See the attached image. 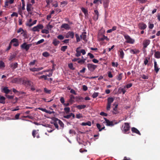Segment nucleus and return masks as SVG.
<instances>
[{
  "instance_id": "1",
  "label": "nucleus",
  "mask_w": 160,
  "mask_h": 160,
  "mask_svg": "<svg viewBox=\"0 0 160 160\" xmlns=\"http://www.w3.org/2000/svg\"><path fill=\"white\" fill-rule=\"evenodd\" d=\"M130 128V127L129 123L128 122H125L124 123V126L122 127L121 130L123 133L128 134L129 133Z\"/></svg>"
},
{
  "instance_id": "2",
  "label": "nucleus",
  "mask_w": 160,
  "mask_h": 160,
  "mask_svg": "<svg viewBox=\"0 0 160 160\" xmlns=\"http://www.w3.org/2000/svg\"><path fill=\"white\" fill-rule=\"evenodd\" d=\"M124 38L126 40V42L127 43L132 44L135 42L134 40L132 38L128 35H124Z\"/></svg>"
},
{
  "instance_id": "3",
  "label": "nucleus",
  "mask_w": 160,
  "mask_h": 160,
  "mask_svg": "<svg viewBox=\"0 0 160 160\" xmlns=\"http://www.w3.org/2000/svg\"><path fill=\"white\" fill-rule=\"evenodd\" d=\"M32 45L31 44H27L26 42H24L21 46V49L28 51Z\"/></svg>"
},
{
  "instance_id": "4",
  "label": "nucleus",
  "mask_w": 160,
  "mask_h": 160,
  "mask_svg": "<svg viewBox=\"0 0 160 160\" xmlns=\"http://www.w3.org/2000/svg\"><path fill=\"white\" fill-rule=\"evenodd\" d=\"M44 27L42 24H39L37 26L33 27L32 29V30L33 32H39L40 29H42Z\"/></svg>"
},
{
  "instance_id": "5",
  "label": "nucleus",
  "mask_w": 160,
  "mask_h": 160,
  "mask_svg": "<svg viewBox=\"0 0 160 160\" xmlns=\"http://www.w3.org/2000/svg\"><path fill=\"white\" fill-rule=\"evenodd\" d=\"M87 67L89 70L91 72H93L97 68V66L92 64L89 63L87 64Z\"/></svg>"
},
{
  "instance_id": "6",
  "label": "nucleus",
  "mask_w": 160,
  "mask_h": 160,
  "mask_svg": "<svg viewBox=\"0 0 160 160\" xmlns=\"http://www.w3.org/2000/svg\"><path fill=\"white\" fill-rule=\"evenodd\" d=\"M104 119L105 120V123H106V125L107 126H112L115 124L117 123V122H115V123H114L113 121H110L109 120L106 118H104Z\"/></svg>"
},
{
  "instance_id": "7",
  "label": "nucleus",
  "mask_w": 160,
  "mask_h": 160,
  "mask_svg": "<svg viewBox=\"0 0 160 160\" xmlns=\"http://www.w3.org/2000/svg\"><path fill=\"white\" fill-rule=\"evenodd\" d=\"M22 81L21 78H15L12 79L11 82L13 83L21 84Z\"/></svg>"
},
{
  "instance_id": "8",
  "label": "nucleus",
  "mask_w": 160,
  "mask_h": 160,
  "mask_svg": "<svg viewBox=\"0 0 160 160\" xmlns=\"http://www.w3.org/2000/svg\"><path fill=\"white\" fill-rule=\"evenodd\" d=\"M138 27L141 30H144L146 28L147 26L145 24L142 22L138 23Z\"/></svg>"
},
{
  "instance_id": "9",
  "label": "nucleus",
  "mask_w": 160,
  "mask_h": 160,
  "mask_svg": "<svg viewBox=\"0 0 160 160\" xmlns=\"http://www.w3.org/2000/svg\"><path fill=\"white\" fill-rule=\"evenodd\" d=\"M33 9L32 6V4L31 3H28L27 5V10L30 14L32 13L30 12Z\"/></svg>"
},
{
  "instance_id": "10",
  "label": "nucleus",
  "mask_w": 160,
  "mask_h": 160,
  "mask_svg": "<svg viewBox=\"0 0 160 160\" xmlns=\"http://www.w3.org/2000/svg\"><path fill=\"white\" fill-rule=\"evenodd\" d=\"M95 15L93 17V19L94 21H96L98 18L99 13L98 11L95 10H94Z\"/></svg>"
},
{
  "instance_id": "11",
  "label": "nucleus",
  "mask_w": 160,
  "mask_h": 160,
  "mask_svg": "<svg viewBox=\"0 0 160 160\" xmlns=\"http://www.w3.org/2000/svg\"><path fill=\"white\" fill-rule=\"evenodd\" d=\"M74 37V33L72 32H69L66 35V38H73Z\"/></svg>"
},
{
  "instance_id": "12",
  "label": "nucleus",
  "mask_w": 160,
  "mask_h": 160,
  "mask_svg": "<svg viewBox=\"0 0 160 160\" xmlns=\"http://www.w3.org/2000/svg\"><path fill=\"white\" fill-rule=\"evenodd\" d=\"M98 39L100 41H102L104 40H106V41H108L109 40V38L105 36L104 35L101 36H99L98 37Z\"/></svg>"
},
{
  "instance_id": "13",
  "label": "nucleus",
  "mask_w": 160,
  "mask_h": 160,
  "mask_svg": "<svg viewBox=\"0 0 160 160\" xmlns=\"http://www.w3.org/2000/svg\"><path fill=\"white\" fill-rule=\"evenodd\" d=\"M131 131L133 133H135L139 135H141V134L139 131L136 128L132 127L131 128Z\"/></svg>"
},
{
  "instance_id": "14",
  "label": "nucleus",
  "mask_w": 160,
  "mask_h": 160,
  "mask_svg": "<svg viewBox=\"0 0 160 160\" xmlns=\"http://www.w3.org/2000/svg\"><path fill=\"white\" fill-rule=\"evenodd\" d=\"M150 41L148 39L145 40L143 42V47L146 48L147 46L150 44Z\"/></svg>"
},
{
  "instance_id": "15",
  "label": "nucleus",
  "mask_w": 160,
  "mask_h": 160,
  "mask_svg": "<svg viewBox=\"0 0 160 160\" xmlns=\"http://www.w3.org/2000/svg\"><path fill=\"white\" fill-rule=\"evenodd\" d=\"M118 106V105L116 104L115 105V107L113 108V110L112 111V113L113 114H116L119 113V112L117 109Z\"/></svg>"
},
{
  "instance_id": "16",
  "label": "nucleus",
  "mask_w": 160,
  "mask_h": 160,
  "mask_svg": "<svg viewBox=\"0 0 160 160\" xmlns=\"http://www.w3.org/2000/svg\"><path fill=\"white\" fill-rule=\"evenodd\" d=\"M69 25L66 23H64L62 24L61 26V28H64L66 30H69L70 29Z\"/></svg>"
},
{
  "instance_id": "17",
  "label": "nucleus",
  "mask_w": 160,
  "mask_h": 160,
  "mask_svg": "<svg viewBox=\"0 0 160 160\" xmlns=\"http://www.w3.org/2000/svg\"><path fill=\"white\" fill-rule=\"evenodd\" d=\"M43 69V68L40 67L39 68H32L30 69V70L32 72L35 71H38L41 70H42Z\"/></svg>"
},
{
  "instance_id": "18",
  "label": "nucleus",
  "mask_w": 160,
  "mask_h": 160,
  "mask_svg": "<svg viewBox=\"0 0 160 160\" xmlns=\"http://www.w3.org/2000/svg\"><path fill=\"white\" fill-rule=\"evenodd\" d=\"M130 52L131 54H135L139 53V51L136 49H130Z\"/></svg>"
},
{
  "instance_id": "19",
  "label": "nucleus",
  "mask_w": 160,
  "mask_h": 160,
  "mask_svg": "<svg viewBox=\"0 0 160 160\" xmlns=\"http://www.w3.org/2000/svg\"><path fill=\"white\" fill-rule=\"evenodd\" d=\"M86 34V32H83L82 33V34L80 36V38L85 41L86 40L87 36Z\"/></svg>"
},
{
  "instance_id": "20",
  "label": "nucleus",
  "mask_w": 160,
  "mask_h": 160,
  "mask_svg": "<svg viewBox=\"0 0 160 160\" xmlns=\"http://www.w3.org/2000/svg\"><path fill=\"white\" fill-rule=\"evenodd\" d=\"M119 56L121 59H123L124 58V53L122 50L120 49L119 51Z\"/></svg>"
},
{
  "instance_id": "21",
  "label": "nucleus",
  "mask_w": 160,
  "mask_h": 160,
  "mask_svg": "<svg viewBox=\"0 0 160 160\" xmlns=\"http://www.w3.org/2000/svg\"><path fill=\"white\" fill-rule=\"evenodd\" d=\"M80 47L78 48L76 50V53L75 54V55L77 57H79L81 55V53L80 52V50H79V49L80 48Z\"/></svg>"
},
{
  "instance_id": "22",
  "label": "nucleus",
  "mask_w": 160,
  "mask_h": 160,
  "mask_svg": "<svg viewBox=\"0 0 160 160\" xmlns=\"http://www.w3.org/2000/svg\"><path fill=\"white\" fill-rule=\"evenodd\" d=\"M154 70L156 73H157L159 70V68L157 66V62L155 61H154Z\"/></svg>"
},
{
  "instance_id": "23",
  "label": "nucleus",
  "mask_w": 160,
  "mask_h": 160,
  "mask_svg": "<svg viewBox=\"0 0 160 160\" xmlns=\"http://www.w3.org/2000/svg\"><path fill=\"white\" fill-rule=\"evenodd\" d=\"M55 121H58V122L60 126L61 127L63 128L64 127V124L63 123V122L61 121L60 120L58 119L57 118H55Z\"/></svg>"
},
{
  "instance_id": "24",
  "label": "nucleus",
  "mask_w": 160,
  "mask_h": 160,
  "mask_svg": "<svg viewBox=\"0 0 160 160\" xmlns=\"http://www.w3.org/2000/svg\"><path fill=\"white\" fill-rule=\"evenodd\" d=\"M75 98L73 95H71L70 96V99H69V102L71 103H73L74 102Z\"/></svg>"
},
{
  "instance_id": "25",
  "label": "nucleus",
  "mask_w": 160,
  "mask_h": 160,
  "mask_svg": "<svg viewBox=\"0 0 160 160\" xmlns=\"http://www.w3.org/2000/svg\"><path fill=\"white\" fill-rule=\"evenodd\" d=\"M86 107V105H77L76 106V108L79 110H81L85 108Z\"/></svg>"
},
{
  "instance_id": "26",
  "label": "nucleus",
  "mask_w": 160,
  "mask_h": 160,
  "mask_svg": "<svg viewBox=\"0 0 160 160\" xmlns=\"http://www.w3.org/2000/svg\"><path fill=\"white\" fill-rule=\"evenodd\" d=\"M18 64L17 62L14 63H12L11 64V67L13 69H14L17 68L18 67Z\"/></svg>"
},
{
  "instance_id": "27",
  "label": "nucleus",
  "mask_w": 160,
  "mask_h": 160,
  "mask_svg": "<svg viewBox=\"0 0 160 160\" xmlns=\"http://www.w3.org/2000/svg\"><path fill=\"white\" fill-rule=\"evenodd\" d=\"M114 100V98L112 97H109L108 98V103L110 104L113 102Z\"/></svg>"
},
{
  "instance_id": "28",
  "label": "nucleus",
  "mask_w": 160,
  "mask_h": 160,
  "mask_svg": "<svg viewBox=\"0 0 160 160\" xmlns=\"http://www.w3.org/2000/svg\"><path fill=\"white\" fill-rule=\"evenodd\" d=\"M60 42L57 39H54L53 40L52 44L55 46H57L59 44Z\"/></svg>"
},
{
  "instance_id": "29",
  "label": "nucleus",
  "mask_w": 160,
  "mask_h": 160,
  "mask_svg": "<svg viewBox=\"0 0 160 160\" xmlns=\"http://www.w3.org/2000/svg\"><path fill=\"white\" fill-rule=\"evenodd\" d=\"M122 73H119L116 76V79L119 81L121 80L122 78Z\"/></svg>"
},
{
  "instance_id": "30",
  "label": "nucleus",
  "mask_w": 160,
  "mask_h": 160,
  "mask_svg": "<svg viewBox=\"0 0 160 160\" xmlns=\"http://www.w3.org/2000/svg\"><path fill=\"white\" fill-rule=\"evenodd\" d=\"M81 125L82 126H86L88 125V126H91V123L90 121H88L86 122H82Z\"/></svg>"
},
{
  "instance_id": "31",
  "label": "nucleus",
  "mask_w": 160,
  "mask_h": 160,
  "mask_svg": "<svg viewBox=\"0 0 160 160\" xmlns=\"http://www.w3.org/2000/svg\"><path fill=\"white\" fill-rule=\"evenodd\" d=\"M3 90L6 94H8L10 92V90L8 89L7 87H5L3 88Z\"/></svg>"
},
{
  "instance_id": "32",
  "label": "nucleus",
  "mask_w": 160,
  "mask_h": 160,
  "mask_svg": "<svg viewBox=\"0 0 160 160\" xmlns=\"http://www.w3.org/2000/svg\"><path fill=\"white\" fill-rule=\"evenodd\" d=\"M155 57L157 58H160V52L159 51H157L155 52Z\"/></svg>"
},
{
  "instance_id": "33",
  "label": "nucleus",
  "mask_w": 160,
  "mask_h": 160,
  "mask_svg": "<svg viewBox=\"0 0 160 160\" xmlns=\"http://www.w3.org/2000/svg\"><path fill=\"white\" fill-rule=\"evenodd\" d=\"M16 57V54L13 53V54H11L9 58V60L10 61H12L13 59L15 58Z\"/></svg>"
},
{
  "instance_id": "34",
  "label": "nucleus",
  "mask_w": 160,
  "mask_h": 160,
  "mask_svg": "<svg viewBox=\"0 0 160 160\" xmlns=\"http://www.w3.org/2000/svg\"><path fill=\"white\" fill-rule=\"evenodd\" d=\"M55 118H54V122H53V123H53L55 128L58 130L59 129L57 123V122H58V121H55Z\"/></svg>"
},
{
  "instance_id": "35",
  "label": "nucleus",
  "mask_w": 160,
  "mask_h": 160,
  "mask_svg": "<svg viewBox=\"0 0 160 160\" xmlns=\"http://www.w3.org/2000/svg\"><path fill=\"white\" fill-rule=\"evenodd\" d=\"M5 98L3 96L0 97V103L2 104H4L5 103Z\"/></svg>"
},
{
  "instance_id": "36",
  "label": "nucleus",
  "mask_w": 160,
  "mask_h": 160,
  "mask_svg": "<svg viewBox=\"0 0 160 160\" xmlns=\"http://www.w3.org/2000/svg\"><path fill=\"white\" fill-rule=\"evenodd\" d=\"M86 60V59L85 58H83V59H80H80H79V60H78V63L82 64L84 63L85 62Z\"/></svg>"
},
{
  "instance_id": "37",
  "label": "nucleus",
  "mask_w": 160,
  "mask_h": 160,
  "mask_svg": "<svg viewBox=\"0 0 160 160\" xmlns=\"http://www.w3.org/2000/svg\"><path fill=\"white\" fill-rule=\"evenodd\" d=\"M21 34L25 38H27V32L26 31H23V32H21Z\"/></svg>"
},
{
  "instance_id": "38",
  "label": "nucleus",
  "mask_w": 160,
  "mask_h": 160,
  "mask_svg": "<svg viewBox=\"0 0 160 160\" xmlns=\"http://www.w3.org/2000/svg\"><path fill=\"white\" fill-rule=\"evenodd\" d=\"M75 37H76V41L77 42H78L80 41V37L79 36V35L76 33L75 35Z\"/></svg>"
},
{
  "instance_id": "39",
  "label": "nucleus",
  "mask_w": 160,
  "mask_h": 160,
  "mask_svg": "<svg viewBox=\"0 0 160 160\" xmlns=\"http://www.w3.org/2000/svg\"><path fill=\"white\" fill-rule=\"evenodd\" d=\"M69 68L71 70H74L75 68L73 67V65L72 63H69L68 64Z\"/></svg>"
},
{
  "instance_id": "40",
  "label": "nucleus",
  "mask_w": 160,
  "mask_h": 160,
  "mask_svg": "<svg viewBox=\"0 0 160 160\" xmlns=\"http://www.w3.org/2000/svg\"><path fill=\"white\" fill-rule=\"evenodd\" d=\"M68 46H62L61 48V50L64 52L66 50Z\"/></svg>"
},
{
  "instance_id": "41",
  "label": "nucleus",
  "mask_w": 160,
  "mask_h": 160,
  "mask_svg": "<svg viewBox=\"0 0 160 160\" xmlns=\"http://www.w3.org/2000/svg\"><path fill=\"white\" fill-rule=\"evenodd\" d=\"M41 32L42 33H45V34H47L49 33V31L48 30L44 29H42V30Z\"/></svg>"
},
{
  "instance_id": "42",
  "label": "nucleus",
  "mask_w": 160,
  "mask_h": 160,
  "mask_svg": "<svg viewBox=\"0 0 160 160\" xmlns=\"http://www.w3.org/2000/svg\"><path fill=\"white\" fill-rule=\"evenodd\" d=\"M32 83L30 81H27L26 85L31 86L32 85Z\"/></svg>"
},
{
  "instance_id": "43",
  "label": "nucleus",
  "mask_w": 160,
  "mask_h": 160,
  "mask_svg": "<svg viewBox=\"0 0 160 160\" xmlns=\"http://www.w3.org/2000/svg\"><path fill=\"white\" fill-rule=\"evenodd\" d=\"M42 55L46 57H47L49 56V54L47 52H44L42 53Z\"/></svg>"
},
{
  "instance_id": "44",
  "label": "nucleus",
  "mask_w": 160,
  "mask_h": 160,
  "mask_svg": "<svg viewBox=\"0 0 160 160\" xmlns=\"http://www.w3.org/2000/svg\"><path fill=\"white\" fill-rule=\"evenodd\" d=\"M98 92H95L92 95V97L93 98H95L98 96Z\"/></svg>"
},
{
  "instance_id": "45",
  "label": "nucleus",
  "mask_w": 160,
  "mask_h": 160,
  "mask_svg": "<svg viewBox=\"0 0 160 160\" xmlns=\"http://www.w3.org/2000/svg\"><path fill=\"white\" fill-rule=\"evenodd\" d=\"M5 67L4 62L2 61H0V68H3Z\"/></svg>"
},
{
  "instance_id": "46",
  "label": "nucleus",
  "mask_w": 160,
  "mask_h": 160,
  "mask_svg": "<svg viewBox=\"0 0 160 160\" xmlns=\"http://www.w3.org/2000/svg\"><path fill=\"white\" fill-rule=\"evenodd\" d=\"M43 78L45 80H47V76L43 75L41 76L39 78V79H42Z\"/></svg>"
},
{
  "instance_id": "47",
  "label": "nucleus",
  "mask_w": 160,
  "mask_h": 160,
  "mask_svg": "<svg viewBox=\"0 0 160 160\" xmlns=\"http://www.w3.org/2000/svg\"><path fill=\"white\" fill-rule=\"evenodd\" d=\"M81 10L82 11V12L84 13L85 14H86L87 13H88V11L87 9H86L85 8H81Z\"/></svg>"
},
{
  "instance_id": "48",
  "label": "nucleus",
  "mask_w": 160,
  "mask_h": 160,
  "mask_svg": "<svg viewBox=\"0 0 160 160\" xmlns=\"http://www.w3.org/2000/svg\"><path fill=\"white\" fill-rule=\"evenodd\" d=\"M64 110L65 111L66 113H68L70 112V108L68 107L65 108H64Z\"/></svg>"
},
{
  "instance_id": "49",
  "label": "nucleus",
  "mask_w": 160,
  "mask_h": 160,
  "mask_svg": "<svg viewBox=\"0 0 160 160\" xmlns=\"http://www.w3.org/2000/svg\"><path fill=\"white\" fill-rule=\"evenodd\" d=\"M44 92L46 93L50 94L51 93V90L48 89L47 88H44Z\"/></svg>"
},
{
  "instance_id": "50",
  "label": "nucleus",
  "mask_w": 160,
  "mask_h": 160,
  "mask_svg": "<svg viewBox=\"0 0 160 160\" xmlns=\"http://www.w3.org/2000/svg\"><path fill=\"white\" fill-rule=\"evenodd\" d=\"M104 7L105 8H107L108 6V2H104Z\"/></svg>"
},
{
  "instance_id": "51",
  "label": "nucleus",
  "mask_w": 160,
  "mask_h": 160,
  "mask_svg": "<svg viewBox=\"0 0 160 160\" xmlns=\"http://www.w3.org/2000/svg\"><path fill=\"white\" fill-rule=\"evenodd\" d=\"M111 104L107 103V105L106 107V109L107 111H109L111 108Z\"/></svg>"
},
{
  "instance_id": "52",
  "label": "nucleus",
  "mask_w": 160,
  "mask_h": 160,
  "mask_svg": "<svg viewBox=\"0 0 160 160\" xmlns=\"http://www.w3.org/2000/svg\"><path fill=\"white\" fill-rule=\"evenodd\" d=\"M76 118H77L79 119L81 118H82V114L79 113L76 115Z\"/></svg>"
},
{
  "instance_id": "53",
  "label": "nucleus",
  "mask_w": 160,
  "mask_h": 160,
  "mask_svg": "<svg viewBox=\"0 0 160 160\" xmlns=\"http://www.w3.org/2000/svg\"><path fill=\"white\" fill-rule=\"evenodd\" d=\"M44 41V39H41L40 40L38 41L37 43H36V45H38L41 43H42Z\"/></svg>"
},
{
  "instance_id": "54",
  "label": "nucleus",
  "mask_w": 160,
  "mask_h": 160,
  "mask_svg": "<svg viewBox=\"0 0 160 160\" xmlns=\"http://www.w3.org/2000/svg\"><path fill=\"white\" fill-rule=\"evenodd\" d=\"M6 97L9 99H13L14 98V96L13 95H6Z\"/></svg>"
},
{
  "instance_id": "55",
  "label": "nucleus",
  "mask_w": 160,
  "mask_h": 160,
  "mask_svg": "<svg viewBox=\"0 0 160 160\" xmlns=\"http://www.w3.org/2000/svg\"><path fill=\"white\" fill-rule=\"evenodd\" d=\"M60 40H63L64 38V37L62 35H59L57 37Z\"/></svg>"
},
{
  "instance_id": "56",
  "label": "nucleus",
  "mask_w": 160,
  "mask_h": 160,
  "mask_svg": "<svg viewBox=\"0 0 160 160\" xmlns=\"http://www.w3.org/2000/svg\"><path fill=\"white\" fill-rule=\"evenodd\" d=\"M125 87L124 88H122L121 89H119V90H120V92H122L123 94H124L126 92V90H125Z\"/></svg>"
},
{
  "instance_id": "57",
  "label": "nucleus",
  "mask_w": 160,
  "mask_h": 160,
  "mask_svg": "<svg viewBox=\"0 0 160 160\" xmlns=\"http://www.w3.org/2000/svg\"><path fill=\"white\" fill-rule=\"evenodd\" d=\"M112 66L114 67H117L118 65V63L117 62L115 63V62H113L112 63Z\"/></svg>"
},
{
  "instance_id": "58",
  "label": "nucleus",
  "mask_w": 160,
  "mask_h": 160,
  "mask_svg": "<svg viewBox=\"0 0 160 160\" xmlns=\"http://www.w3.org/2000/svg\"><path fill=\"white\" fill-rule=\"evenodd\" d=\"M18 41V39L15 38H13L11 40L10 43L11 44V43H12V42H17Z\"/></svg>"
},
{
  "instance_id": "59",
  "label": "nucleus",
  "mask_w": 160,
  "mask_h": 160,
  "mask_svg": "<svg viewBox=\"0 0 160 160\" xmlns=\"http://www.w3.org/2000/svg\"><path fill=\"white\" fill-rule=\"evenodd\" d=\"M18 14L16 12H13L12 13L11 15V16L12 17L15 16L16 17H18Z\"/></svg>"
},
{
  "instance_id": "60",
  "label": "nucleus",
  "mask_w": 160,
  "mask_h": 160,
  "mask_svg": "<svg viewBox=\"0 0 160 160\" xmlns=\"http://www.w3.org/2000/svg\"><path fill=\"white\" fill-rule=\"evenodd\" d=\"M88 55L89 56L90 58L91 59L93 58L94 57V56L90 52L88 54Z\"/></svg>"
},
{
  "instance_id": "61",
  "label": "nucleus",
  "mask_w": 160,
  "mask_h": 160,
  "mask_svg": "<svg viewBox=\"0 0 160 160\" xmlns=\"http://www.w3.org/2000/svg\"><path fill=\"white\" fill-rule=\"evenodd\" d=\"M100 115L101 116L106 117L108 116V114L107 113H105L103 112H101L100 113Z\"/></svg>"
},
{
  "instance_id": "62",
  "label": "nucleus",
  "mask_w": 160,
  "mask_h": 160,
  "mask_svg": "<svg viewBox=\"0 0 160 160\" xmlns=\"http://www.w3.org/2000/svg\"><path fill=\"white\" fill-rule=\"evenodd\" d=\"M132 86V83H130L127 84L126 86V87H125V88L126 87L127 88H130Z\"/></svg>"
},
{
  "instance_id": "63",
  "label": "nucleus",
  "mask_w": 160,
  "mask_h": 160,
  "mask_svg": "<svg viewBox=\"0 0 160 160\" xmlns=\"http://www.w3.org/2000/svg\"><path fill=\"white\" fill-rule=\"evenodd\" d=\"M60 101L62 104H64L65 100L64 98L63 97H62L60 99Z\"/></svg>"
},
{
  "instance_id": "64",
  "label": "nucleus",
  "mask_w": 160,
  "mask_h": 160,
  "mask_svg": "<svg viewBox=\"0 0 160 160\" xmlns=\"http://www.w3.org/2000/svg\"><path fill=\"white\" fill-rule=\"evenodd\" d=\"M24 30L22 28H19L17 31V32L18 33H20V32H23Z\"/></svg>"
}]
</instances>
